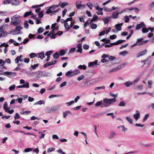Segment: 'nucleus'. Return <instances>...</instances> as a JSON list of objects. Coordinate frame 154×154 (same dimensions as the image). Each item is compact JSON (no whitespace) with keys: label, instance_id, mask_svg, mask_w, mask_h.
<instances>
[{"label":"nucleus","instance_id":"13d9d810","mask_svg":"<svg viewBox=\"0 0 154 154\" xmlns=\"http://www.w3.org/2000/svg\"><path fill=\"white\" fill-rule=\"evenodd\" d=\"M20 118V116L19 114L17 113H16L15 114V116H14V118L15 119H18Z\"/></svg>","mask_w":154,"mask_h":154},{"label":"nucleus","instance_id":"58836bf2","mask_svg":"<svg viewBox=\"0 0 154 154\" xmlns=\"http://www.w3.org/2000/svg\"><path fill=\"white\" fill-rule=\"evenodd\" d=\"M55 150V148L54 147L49 148L47 149V152L48 153L54 151Z\"/></svg>","mask_w":154,"mask_h":154},{"label":"nucleus","instance_id":"4468645a","mask_svg":"<svg viewBox=\"0 0 154 154\" xmlns=\"http://www.w3.org/2000/svg\"><path fill=\"white\" fill-rule=\"evenodd\" d=\"M136 114H134L133 116L136 120H137L140 117V114L139 111H136Z\"/></svg>","mask_w":154,"mask_h":154},{"label":"nucleus","instance_id":"ea45409f","mask_svg":"<svg viewBox=\"0 0 154 154\" xmlns=\"http://www.w3.org/2000/svg\"><path fill=\"white\" fill-rule=\"evenodd\" d=\"M92 84V82L91 81H87L85 82V85L87 86H90Z\"/></svg>","mask_w":154,"mask_h":154},{"label":"nucleus","instance_id":"cd10ccee","mask_svg":"<svg viewBox=\"0 0 154 154\" xmlns=\"http://www.w3.org/2000/svg\"><path fill=\"white\" fill-rule=\"evenodd\" d=\"M23 29V27L20 26H16L15 27V30L17 32L20 31Z\"/></svg>","mask_w":154,"mask_h":154},{"label":"nucleus","instance_id":"4c0bfd02","mask_svg":"<svg viewBox=\"0 0 154 154\" xmlns=\"http://www.w3.org/2000/svg\"><path fill=\"white\" fill-rule=\"evenodd\" d=\"M68 5V3L67 2H65L63 3H62L61 5L60 4V6L62 8H63L66 6Z\"/></svg>","mask_w":154,"mask_h":154},{"label":"nucleus","instance_id":"f8f14e48","mask_svg":"<svg viewBox=\"0 0 154 154\" xmlns=\"http://www.w3.org/2000/svg\"><path fill=\"white\" fill-rule=\"evenodd\" d=\"M75 75L74 72L70 71H68L65 74V75L68 77H70Z\"/></svg>","mask_w":154,"mask_h":154},{"label":"nucleus","instance_id":"423d86ee","mask_svg":"<svg viewBox=\"0 0 154 154\" xmlns=\"http://www.w3.org/2000/svg\"><path fill=\"white\" fill-rule=\"evenodd\" d=\"M123 12V11H121L120 13H119L118 11H114L112 14V17L114 19L117 18L118 17L119 14L122 13Z\"/></svg>","mask_w":154,"mask_h":154},{"label":"nucleus","instance_id":"412c9836","mask_svg":"<svg viewBox=\"0 0 154 154\" xmlns=\"http://www.w3.org/2000/svg\"><path fill=\"white\" fill-rule=\"evenodd\" d=\"M71 114V112L69 111H67L65 112H63V117L64 118H66L67 115Z\"/></svg>","mask_w":154,"mask_h":154},{"label":"nucleus","instance_id":"774afa93","mask_svg":"<svg viewBox=\"0 0 154 154\" xmlns=\"http://www.w3.org/2000/svg\"><path fill=\"white\" fill-rule=\"evenodd\" d=\"M37 31L38 33H40L43 32V29L42 27H40L38 29Z\"/></svg>","mask_w":154,"mask_h":154},{"label":"nucleus","instance_id":"69168bd1","mask_svg":"<svg viewBox=\"0 0 154 154\" xmlns=\"http://www.w3.org/2000/svg\"><path fill=\"white\" fill-rule=\"evenodd\" d=\"M125 40H119L117 41H116L117 45L122 43L123 42H125Z\"/></svg>","mask_w":154,"mask_h":154},{"label":"nucleus","instance_id":"9d476101","mask_svg":"<svg viewBox=\"0 0 154 154\" xmlns=\"http://www.w3.org/2000/svg\"><path fill=\"white\" fill-rule=\"evenodd\" d=\"M151 58V57L150 56H149L146 60L141 61V62H143L144 65L148 64L150 62L151 60H150V59Z\"/></svg>","mask_w":154,"mask_h":154},{"label":"nucleus","instance_id":"dca6fc26","mask_svg":"<svg viewBox=\"0 0 154 154\" xmlns=\"http://www.w3.org/2000/svg\"><path fill=\"white\" fill-rule=\"evenodd\" d=\"M75 5L77 9H79L81 7L82 2L80 1H76Z\"/></svg>","mask_w":154,"mask_h":154},{"label":"nucleus","instance_id":"2f4dec72","mask_svg":"<svg viewBox=\"0 0 154 154\" xmlns=\"http://www.w3.org/2000/svg\"><path fill=\"white\" fill-rule=\"evenodd\" d=\"M74 103V101L73 100H72L70 102L66 103L65 104L67 105V106H69L73 104Z\"/></svg>","mask_w":154,"mask_h":154},{"label":"nucleus","instance_id":"6e6552de","mask_svg":"<svg viewBox=\"0 0 154 154\" xmlns=\"http://www.w3.org/2000/svg\"><path fill=\"white\" fill-rule=\"evenodd\" d=\"M147 51L146 50H145L141 51L139 53L137 54V57H139L141 56H142L146 54L147 53Z\"/></svg>","mask_w":154,"mask_h":154},{"label":"nucleus","instance_id":"5fc2aeb1","mask_svg":"<svg viewBox=\"0 0 154 154\" xmlns=\"http://www.w3.org/2000/svg\"><path fill=\"white\" fill-rule=\"evenodd\" d=\"M39 64L38 63H37L36 64H35L34 65H31V67L32 68V69H35L36 67L38 66Z\"/></svg>","mask_w":154,"mask_h":154},{"label":"nucleus","instance_id":"ddd939ff","mask_svg":"<svg viewBox=\"0 0 154 154\" xmlns=\"http://www.w3.org/2000/svg\"><path fill=\"white\" fill-rule=\"evenodd\" d=\"M98 61L97 60H95L94 62H89L88 63V66L89 67L93 66L94 67V66H95L97 64Z\"/></svg>","mask_w":154,"mask_h":154},{"label":"nucleus","instance_id":"a19ab883","mask_svg":"<svg viewBox=\"0 0 154 154\" xmlns=\"http://www.w3.org/2000/svg\"><path fill=\"white\" fill-rule=\"evenodd\" d=\"M47 11L45 12L46 14H49V13H54L53 11H52L50 7H49L48 9H47Z\"/></svg>","mask_w":154,"mask_h":154},{"label":"nucleus","instance_id":"052dcab7","mask_svg":"<svg viewBox=\"0 0 154 154\" xmlns=\"http://www.w3.org/2000/svg\"><path fill=\"white\" fill-rule=\"evenodd\" d=\"M124 18L125 19V22L128 23L129 22L130 19L128 16H125L124 17Z\"/></svg>","mask_w":154,"mask_h":154},{"label":"nucleus","instance_id":"79ce46f5","mask_svg":"<svg viewBox=\"0 0 154 154\" xmlns=\"http://www.w3.org/2000/svg\"><path fill=\"white\" fill-rule=\"evenodd\" d=\"M52 53V51H47L45 53V55L47 56L50 57V55Z\"/></svg>","mask_w":154,"mask_h":154},{"label":"nucleus","instance_id":"7c9ffc66","mask_svg":"<svg viewBox=\"0 0 154 154\" xmlns=\"http://www.w3.org/2000/svg\"><path fill=\"white\" fill-rule=\"evenodd\" d=\"M16 87V86L14 84L10 86L9 88V89L10 91H12L14 90V89Z\"/></svg>","mask_w":154,"mask_h":154},{"label":"nucleus","instance_id":"0eeeda50","mask_svg":"<svg viewBox=\"0 0 154 154\" xmlns=\"http://www.w3.org/2000/svg\"><path fill=\"white\" fill-rule=\"evenodd\" d=\"M47 74L46 73H45V72H43L42 71H39L38 72L37 75V77L38 78H39L41 77H43V76H47Z\"/></svg>","mask_w":154,"mask_h":154},{"label":"nucleus","instance_id":"4be33fe9","mask_svg":"<svg viewBox=\"0 0 154 154\" xmlns=\"http://www.w3.org/2000/svg\"><path fill=\"white\" fill-rule=\"evenodd\" d=\"M93 6L94 7L96 10L102 9V8H100L99 6L98 5L97 3H94L93 4Z\"/></svg>","mask_w":154,"mask_h":154},{"label":"nucleus","instance_id":"e433bc0d","mask_svg":"<svg viewBox=\"0 0 154 154\" xmlns=\"http://www.w3.org/2000/svg\"><path fill=\"white\" fill-rule=\"evenodd\" d=\"M148 42V40H146L143 41H142L140 43L138 44V46H140L146 44Z\"/></svg>","mask_w":154,"mask_h":154},{"label":"nucleus","instance_id":"1a4fd4ad","mask_svg":"<svg viewBox=\"0 0 154 154\" xmlns=\"http://www.w3.org/2000/svg\"><path fill=\"white\" fill-rule=\"evenodd\" d=\"M17 88H29V82L26 83V84H24L23 85H21L17 86Z\"/></svg>","mask_w":154,"mask_h":154},{"label":"nucleus","instance_id":"c756f323","mask_svg":"<svg viewBox=\"0 0 154 154\" xmlns=\"http://www.w3.org/2000/svg\"><path fill=\"white\" fill-rule=\"evenodd\" d=\"M53 56L54 59H57L59 56V55L58 53L56 52L53 54Z\"/></svg>","mask_w":154,"mask_h":154},{"label":"nucleus","instance_id":"e2e57ef3","mask_svg":"<svg viewBox=\"0 0 154 154\" xmlns=\"http://www.w3.org/2000/svg\"><path fill=\"white\" fill-rule=\"evenodd\" d=\"M126 119L131 124H132L133 123L132 120L130 118L127 117L126 118Z\"/></svg>","mask_w":154,"mask_h":154},{"label":"nucleus","instance_id":"9b49d317","mask_svg":"<svg viewBox=\"0 0 154 154\" xmlns=\"http://www.w3.org/2000/svg\"><path fill=\"white\" fill-rule=\"evenodd\" d=\"M116 101V99L115 98L111 99H106V105L107 104H110L112 103H114Z\"/></svg>","mask_w":154,"mask_h":154},{"label":"nucleus","instance_id":"a18cd8bd","mask_svg":"<svg viewBox=\"0 0 154 154\" xmlns=\"http://www.w3.org/2000/svg\"><path fill=\"white\" fill-rule=\"evenodd\" d=\"M97 26L96 24L94 23H92L91 25V27L92 29H94L97 28Z\"/></svg>","mask_w":154,"mask_h":154},{"label":"nucleus","instance_id":"aec40b11","mask_svg":"<svg viewBox=\"0 0 154 154\" xmlns=\"http://www.w3.org/2000/svg\"><path fill=\"white\" fill-rule=\"evenodd\" d=\"M29 56L31 58H34L35 57H37V54H35L34 53H32L30 54L29 55Z\"/></svg>","mask_w":154,"mask_h":154},{"label":"nucleus","instance_id":"8fccbe9b","mask_svg":"<svg viewBox=\"0 0 154 154\" xmlns=\"http://www.w3.org/2000/svg\"><path fill=\"white\" fill-rule=\"evenodd\" d=\"M97 17L95 15H94L92 19L91 20V22H93L94 21L96 20H97Z\"/></svg>","mask_w":154,"mask_h":154},{"label":"nucleus","instance_id":"bf43d9fd","mask_svg":"<svg viewBox=\"0 0 154 154\" xmlns=\"http://www.w3.org/2000/svg\"><path fill=\"white\" fill-rule=\"evenodd\" d=\"M103 10V8H102V9H101V10H97V11H98L97 12V14L98 15H102L103 13L102 11Z\"/></svg>","mask_w":154,"mask_h":154},{"label":"nucleus","instance_id":"c85d7f7f","mask_svg":"<svg viewBox=\"0 0 154 154\" xmlns=\"http://www.w3.org/2000/svg\"><path fill=\"white\" fill-rule=\"evenodd\" d=\"M116 135V134L114 132H112L109 136V138L111 139L114 137Z\"/></svg>","mask_w":154,"mask_h":154},{"label":"nucleus","instance_id":"6e6d98bb","mask_svg":"<svg viewBox=\"0 0 154 154\" xmlns=\"http://www.w3.org/2000/svg\"><path fill=\"white\" fill-rule=\"evenodd\" d=\"M117 37V35H110V39L112 40L114 39H116Z\"/></svg>","mask_w":154,"mask_h":154},{"label":"nucleus","instance_id":"c03bdc74","mask_svg":"<svg viewBox=\"0 0 154 154\" xmlns=\"http://www.w3.org/2000/svg\"><path fill=\"white\" fill-rule=\"evenodd\" d=\"M126 105L124 101H121L119 105V106H125Z\"/></svg>","mask_w":154,"mask_h":154},{"label":"nucleus","instance_id":"20e7f679","mask_svg":"<svg viewBox=\"0 0 154 154\" xmlns=\"http://www.w3.org/2000/svg\"><path fill=\"white\" fill-rule=\"evenodd\" d=\"M3 74L4 75H9V77L10 78L13 77L16 75V73L15 72H13L9 71L5 72Z\"/></svg>","mask_w":154,"mask_h":154},{"label":"nucleus","instance_id":"680f3d73","mask_svg":"<svg viewBox=\"0 0 154 154\" xmlns=\"http://www.w3.org/2000/svg\"><path fill=\"white\" fill-rule=\"evenodd\" d=\"M83 48L85 50L88 49L89 48V46L86 44H84L83 45Z\"/></svg>","mask_w":154,"mask_h":154},{"label":"nucleus","instance_id":"473e14b6","mask_svg":"<svg viewBox=\"0 0 154 154\" xmlns=\"http://www.w3.org/2000/svg\"><path fill=\"white\" fill-rule=\"evenodd\" d=\"M32 12L31 11H28L26 12L24 14V17H26L31 14Z\"/></svg>","mask_w":154,"mask_h":154},{"label":"nucleus","instance_id":"338daca9","mask_svg":"<svg viewBox=\"0 0 154 154\" xmlns=\"http://www.w3.org/2000/svg\"><path fill=\"white\" fill-rule=\"evenodd\" d=\"M30 119L31 120H34L35 119H37L38 120H39V119L38 117H35L34 116H32L30 118Z\"/></svg>","mask_w":154,"mask_h":154},{"label":"nucleus","instance_id":"6ab92c4d","mask_svg":"<svg viewBox=\"0 0 154 154\" xmlns=\"http://www.w3.org/2000/svg\"><path fill=\"white\" fill-rule=\"evenodd\" d=\"M3 108L5 111H8L7 110L10 109V108L8 106V103L5 102Z\"/></svg>","mask_w":154,"mask_h":154},{"label":"nucleus","instance_id":"2eb2a0df","mask_svg":"<svg viewBox=\"0 0 154 154\" xmlns=\"http://www.w3.org/2000/svg\"><path fill=\"white\" fill-rule=\"evenodd\" d=\"M38 55V58L43 59L45 57V53L44 51H42L40 53H37V56Z\"/></svg>","mask_w":154,"mask_h":154},{"label":"nucleus","instance_id":"f03ea898","mask_svg":"<svg viewBox=\"0 0 154 154\" xmlns=\"http://www.w3.org/2000/svg\"><path fill=\"white\" fill-rule=\"evenodd\" d=\"M60 105H57L51 108H47L45 111L47 113L53 112L57 111L60 108Z\"/></svg>","mask_w":154,"mask_h":154},{"label":"nucleus","instance_id":"f3484780","mask_svg":"<svg viewBox=\"0 0 154 154\" xmlns=\"http://www.w3.org/2000/svg\"><path fill=\"white\" fill-rule=\"evenodd\" d=\"M77 47L78 48V49L76 51V52H79L80 53H82V46H81V44H78L77 45Z\"/></svg>","mask_w":154,"mask_h":154},{"label":"nucleus","instance_id":"a878e982","mask_svg":"<svg viewBox=\"0 0 154 154\" xmlns=\"http://www.w3.org/2000/svg\"><path fill=\"white\" fill-rule=\"evenodd\" d=\"M64 26L65 27L66 31H68L70 29V27L69 24L67 22L65 23L64 24Z\"/></svg>","mask_w":154,"mask_h":154},{"label":"nucleus","instance_id":"49530a36","mask_svg":"<svg viewBox=\"0 0 154 154\" xmlns=\"http://www.w3.org/2000/svg\"><path fill=\"white\" fill-rule=\"evenodd\" d=\"M33 149L32 148H27L24 149V152H27L31 151Z\"/></svg>","mask_w":154,"mask_h":154},{"label":"nucleus","instance_id":"f704fd0d","mask_svg":"<svg viewBox=\"0 0 154 154\" xmlns=\"http://www.w3.org/2000/svg\"><path fill=\"white\" fill-rule=\"evenodd\" d=\"M115 28L118 30L120 31L121 29V26L120 24H116L115 25Z\"/></svg>","mask_w":154,"mask_h":154},{"label":"nucleus","instance_id":"603ef678","mask_svg":"<svg viewBox=\"0 0 154 154\" xmlns=\"http://www.w3.org/2000/svg\"><path fill=\"white\" fill-rule=\"evenodd\" d=\"M24 27L26 29L28 28L29 27V24L28 23V22L27 21H25L24 23Z\"/></svg>","mask_w":154,"mask_h":154},{"label":"nucleus","instance_id":"a211bd4d","mask_svg":"<svg viewBox=\"0 0 154 154\" xmlns=\"http://www.w3.org/2000/svg\"><path fill=\"white\" fill-rule=\"evenodd\" d=\"M2 27L0 28V32L1 33V34H2V37H6L7 35V32H4V31L2 30Z\"/></svg>","mask_w":154,"mask_h":154},{"label":"nucleus","instance_id":"bb28decb","mask_svg":"<svg viewBox=\"0 0 154 154\" xmlns=\"http://www.w3.org/2000/svg\"><path fill=\"white\" fill-rule=\"evenodd\" d=\"M78 68L80 69L85 70L86 69L87 67L85 65H80L79 66Z\"/></svg>","mask_w":154,"mask_h":154},{"label":"nucleus","instance_id":"37998d69","mask_svg":"<svg viewBox=\"0 0 154 154\" xmlns=\"http://www.w3.org/2000/svg\"><path fill=\"white\" fill-rule=\"evenodd\" d=\"M76 48H71L69 51V53H72L74 52Z\"/></svg>","mask_w":154,"mask_h":154},{"label":"nucleus","instance_id":"c9c22d12","mask_svg":"<svg viewBox=\"0 0 154 154\" xmlns=\"http://www.w3.org/2000/svg\"><path fill=\"white\" fill-rule=\"evenodd\" d=\"M92 4L91 2H89L87 3V5L91 9V10L92 8Z\"/></svg>","mask_w":154,"mask_h":154},{"label":"nucleus","instance_id":"39448f33","mask_svg":"<svg viewBox=\"0 0 154 154\" xmlns=\"http://www.w3.org/2000/svg\"><path fill=\"white\" fill-rule=\"evenodd\" d=\"M146 27V25L144 24L143 22H141L140 24H137L136 27V30H139L141 29V28L145 27Z\"/></svg>","mask_w":154,"mask_h":154},{"label":"nucleus","instance_id":"3c124183","mask_svg":"<svg viewBox=\"0 0 154 154\" xmlns=\"http://www.w3.org/2000/svg\"><path fill=\"white\" fill-rule=\"evenodd\" d=\"M60 5V4L58 5H54L50 7L51 9V10H54L56 9V7H58Z\"/></svg>","mask_w":154,"mask_h":154},{"label":"nucleus","instance_id":"7ed1b4c3","mask_svg":"<svg viewBox=\"0 0 154 154\" xmlns=\"http://www.w3.org/2000/svg\"><path fill=\"white\" fill-rule=\"evenodd\" d=\"M106 106V98H105L103 101H98L96 103L95 107L100 106L101 107H105Z\"/></svg>","mask_w":154,"mask_h":154},{"label":"nucleus","instance_id":"4d7b16f0","mask_svg":"<svg viewBox=\"0 0 154 154\" xmlns=\"http://www.w3.org/2000/svg\"><path fill=\"white\" fill-rule=\"evenodd\" d=\"M11 2V0H6L4 1L3 3L4 4H9Z\"/></svg>","mask_w":154,"mask_h":154},{"label":"nucleus","instance_id":"09e8293b","mask_svg":"<svg viewBox=\"0 0 154 154\" xmlns=\"http://www.w3.org/2000/svg\"><path fill=\"white\" fill-rule=\"evenodd\" d=\"M57 152L60 154H66L65 152L63 151V150L60 149H59L57 150Z\"/></svg>","mask_w":154,"mask_h":154},{"label":"nucleus","instance_id":"de8ad7c7","mask_svg":"<svg viewBox=\"0 0 154 154\" xmlns=\"http://www.w3.org/2000/svg\"><path fill=\"white\" fill-rule=\"evenodd\" d=\"M142 30L143 33H145L148 32L149 29L146 28H144L142 29Z\"/></svg>","mask_w":154,"mask_h":154},{"label":"nucleus","instance_id":"5701e85b","mask_svg":"<svg viewBox=\"0 0 154 154\" xmlns=\"http://www.w3.org/2000/svg\"><path fill=\"white\" fill-rule=\"evenodd\" d=\"M19 4V2L18 0H14L11 2L12 5H17Z\"/></svg>","mask_w":154,"mask_h":154},{"label":"nucleus","instance_id":"72a5a7b5","mask_svg":"<svg viewBox=\"0 0 154 154\" xmlns=\"http://www.w3.org/2000/svg\"><path fill=\"white\" fill-rule=\"evenodd\" d=\"M66 53V51L64 50H62L59 51V54L61 56H63Z\"/></svg>","mask_w":154,"mask_h":154},{"label":"nucleus","instance_id":"393cba45","mask_svg":"<svg viewBox=\"0 0 154 154\" xmlns=\"http://www.w3.org/2000/svg\"><path fill=\"white\" fill-rule=\"evenodd\" d=\"M133 84L132 82H130V81H128L125 83V85L127 87H129L131 85H132Z\"/></svg>","mask_w":154,"mask_h":154},{"label":"nucleus","instance_id":"f257e3e1","mask_svg":"<svg viewBox=\"0 0 154 154\" xmlns=\"http://www.w3.org/2000/svg\"><path fill=\"white\" fill-rule=\"evenodd\" d=\"M20 16L17 15H15L11 17V23L14 26H16L19 24L21 21L20 19Z\"/></svg>","mask_w":154,"mask_h":154},{"label":"nucleus","instance_id":"b1692460","mask_svg":"<svg viewBox=\"0 0 154 154\" xmlns=\"http://www.w3.org/2000/svg\"><path fill=\"white\" fill-rule=\"evenodd\" d=\"M45 103V101L43 100H39L34 103V105H37L38 104L41 105Z\"/></svg>","mask_w":154,"mask_h":154},{"label":"nucleus","instance_id":"864d4df0","mask_svg":"<svg viewBox=\"0 0 154 154\" xmlns=\"http://www.w3.org/2000/svg\"><path fill=\"white\" fill-rule=\"evenodd\" d=\"M149 114H146L143 119V121L145 122L146 120L149 117Z\"/></svg>","mask_w":154,"mask_h":154},{"label":"nucleus","instance_id":"0e129e2a","mask_svg":"<svg viewBox=\"0 0 154 154\" xmlns=\"http://www.w3.org/2000/svg\"><path fill=\"white\" fill-rule=\"evenodd\" d=\"M29 41V40L27 38H26L25 39L23 42H21L20 44H22V43H23V44H26V43H27Z\"/></svg>","mask_w":154,"mask_h":154}]
</instances>
